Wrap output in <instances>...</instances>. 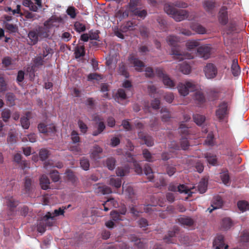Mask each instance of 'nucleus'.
Masks as SVG:
<instances>
[{
  "label": "nucleus",
  "instance_id": "680f3d73",
  "mask_svg": "<svg viewBox=\"0 0 249 249\" xmlns=\"http://www.w3.org/2000/svg\"><path fill=\"white\" fill-rule=\"evenodd\" d=\"M28 141L31 142H35L36 141V136L34 134H31L22 138V141Z\"/></svg>",
  "mask_w": 249,
  "mask_h": 249
},
{
  "label": "nucleus",
  "instance_id": "a878e982",
  "mask_svg": "<svg viewBox=\"0 0 249 249\" xmlns=\"http://www.w3.org/2000/svg\"><path fill=\"white\" fill-rule=\"evenodd\" d=\"M240 246L245 247L248 248V242L249 241V233L248 231L243 232L240 238Z\"/></svg>",
  "mask_w": 249,
  "mask_h": 249
},
{
  "label": "nucleus",
  "instance_id": "338daca9",
  "mask_svg": "<svg viewBox=\"0 0 249 249\" xmlns=\"http://www.w3.org/2000/svg\"><path fill=\"white\" fill-rule=\"evenodd\" d=\"M67 13L72 18H74L76 17L75 8L74 7H69L67 10Z\"/></svg>",
  "mask_w": 249,
  "mask_h": 249
},
{
  "label": "nucleus",
  "instance_id": "58836bf2",
  "mask_svg": "<svg viewBox=\"0 0 249 249\" xmlns=\"http://www.w3.org/2000/svg\"><path fill=\"white\" fill-rule=\"evenodd\" d=\"M75 57L79 58L85 55V47L83 45L77 46L75 47L74 52Z\"/></svg>",
  "mask_w": 249,
  "mask_h": 249
},
{
  "label": "nucleus",
  "instance_id": "6ab92c4d",
  "mask_svg": "<svg viewBox=\"0 0 249 249\" xmlns=\"http://www.w3.org/2000/svg\"><path fill=\"white\" fill-rule=\"evenodd\" d=\"M222 200L219 196H217L214 198L211 204L212 208H209L208 211L211 213L213 210L218 209L222 206Z\"/></svg>",
  "mask_w": 249,
  "mask_h": 249
},
{
  "label": "nucleus",
  "instance_id": "20e7f679",
  "mask_svg": "<svg viewBox=\"0 0 249 249\" xmlns=\"http://www.w3.org/2000/svg\"><path fill=\"white\" fill-rule=\"evenodd\" d=\"M48 36L47 28L39 26L29 32L28 36L29 38V44L31 45H35L39 40L47 38Z\"/></svg>",
  "mask_w": 249,
  "mask_h": 249
},
{
  "label": "nucleus",
  "instance_id": "c03bdc74",
  "mask_svg": "<svg viewBox=\"0 0 249 249\" xmlns=\"http://www.w3.org/2000/svg\"><path fill=\"white\" fill-rule=\"evenodd\" d=\"M194 122L198 125H201L204 122L205 118L199 114H195L193 116Z\"/></svg>",
  "mask_w": 249,
  "mask_h": 249
},
{
  "label": "nucleus",
  "instance_id": "4be33fe9",
  "mask_svg": "<svg viewBox=\"0 0 249 249\" xmlns=\"http://www.w3.org/2000/svg\"><path fill=\"white\" fill-rule=\"evenodd\" d=\"M231 71L234 76H237L240 74L241 70L238 64L237 59H234L232 60V64L231 66Z\"/></svg>",
  "mask_w": 249,
  "mask_h": 249
},
{
  "label": "nucleus",
  "instance_id": "7ed1b4c3",
  "mask_svg": "<svg viewBox=\"0 0 249 249\" xmlns=\"http://www.w3.org/2000/svg\"><path fill=\"white\" fill-rule=\"evenodd\" d=\"M166 40L169 45L173 47L171 54L173 55L174 59H178L180 61L184 59H190L193 58V56L191 54H182L180 53L179 46L177 45L179 41V38L177 36H169L167 37Z\"/></svg>",
  "mask_w": 249,
  "mask_h": 249
},
{
  "label": "nucleus",
  "instance_id": "9d476101",
  "mask_svg": "<svg viewBox=\"0 0 249 249\" xmlns=\"http://www.w3.org/2000/svg\"><path fill=\"white\" fill-rule=\"evenodd\" d=\"M206 77L208 79L214 78L217 73V70L215 66L212 63H208L203 69Z\"/></svg>",
  "mask_w": 249,
  "mask_h": 249
},
{
  "label": "nucleus",
  "instance_id": "79ce46f5",
  "mask_svg": "<svg viewBox=\"0 0 249 249\" xmlns=\"http://www.w3.org/2000/svg\"><path fill=\"white\" fill-rule=\"evenodd\" d=\"M232 226V222L229 218H224L221 222L222 228L225 230L230 229Z\"/></svg>",
  "mask_w": 249,
  "mask_h": 249
},
{
  "label": "nucleus",
  "instance_id": "5701e85b",
  "mask_svg": "<svg viewBox=\"0 0 249 249\" xmlns=\"http://www.w3.org/2000/svg\"><path fill=\"white\" fill-rule=\"evenodd\" d=\"M108 183L112 187L118 189L120 188L122 185V179L120 178H116L114 176H111Z\"/></svg>",
  "mask_w": 249,
  "mask_h": 249
},
{
  "label": "nucleus",
  "instance_id": "a211bd4d",
  "mask_svg": "<svg viewBox=\"0 0 249 249\" xmlns=\"http://www.w3.org/2000/svg\"><path fill=\"white\" fill-rule=\"evenodd\" d=\"M53 53V50L47 45H45L43 47L42 52L39 54L45 60H47L51 58Z\"/></svg>",
  "mask_w": 249,
  "mask_h": 249
},
{
  "label": "nucleus",
  "instance_id": "7c9ffc66",
  "mask_svg": "<svg viewBox=\"0 0 249 249\" xmlns=\"http://www.w3.org/2000/svg\"><path fill=\"white\" fill-rule=\"evenodd\" d=\"M143 171L144 174L147 176V178L149 181H151L153 179V172L150 166L146 164L144 165Z\"/></svg>",
  "mask_w": 249,
  "mask_h": 249
},
{
  "label": "nucleus",
  "instance_id": "2f4dec72",
  "mask_svg": "<svg viewBox=\"0 0 249 249\" xmlns=\"http://www.w3.org/2000/svg\"><path fill=\"white\" fill-rule=\"evenodd\" d=\"M5 199L7 205L10 208L16 207L18 204V201L14 199L13 196H8L5 197Z\"/></svg>",
  "mask_w": 249,
  "mask_h": 249
},
{
  "label": "nucleus",
  "instance_id": "ddd939ff",
  "mask_svg": "<svg viewBox=\"0 0 249 249\" xmlns=\"http://www.w3.org/2000/svg\"><path fill=\"white\" fill-rule=\"evenodd\" d=\"M38 129L42 133H54L56 131L55 126L53 124L46 125L43 123H40L38 125Z\"/></svg>",
  "mask_w": 249,
  "mask_h": 249
},
{
  "label": "nucleus",
  "instance_id": "8fccbe9b",
  "mask_svg": "<svg viewBox=\"0 0 249 249\" xmlns=\"http://www.w3.org/2000/svg\"><path fill=\"white\" fill-rule=\"evenodd\" d=\"M109 249H129V247L124 243H120L114 246L111 245Z\"/></svg>",
  "mask_w": 249,
  "mask_h": 249
},
{
  "label": "nucleus",
  "instance_id": "72a5a7b5",
  "mask_svg": "<svg viewBox=\"0 0 249 249\" xmlns=\"http://www.w3.org/2000/svg\"><path fill=\"white\" fill-rule=\"evenodd\" d=\"M179 70L183 74H188L191 72V68L188 64L184 62L180 65Z\"/></svg>",
  "mask_w": 249,
  "mask_h": 249
},
{
  "label": "nucleus",
  "instance_id": "bb28decb",
  "mask_svg": "<svg viewBox=\"0 0 249 249\" xmlns=\"http://www.w3.org/2000/svg\"><path fill=\"white\" fill-rule=\"evenodd\" d=\"M139 136L144 141V143L148 146H152L154 144V141L152 138L148 135H144L142 136V135L139 133Z\"/></svg>",
  "mask_w": 249,
  "mask_h": 249
},
{
  "label": "nucleus",
  "instance_id": "0eeeda50",
  "mask_svg": "<svg viewBox=\"0 0 249 249\" xmlns=\"http://www.w3.org/2000/svg\"><path fill=\"white\" fill-rule=\"evenodd\" d=\"M156 73L159 77L162 78L163 84L167 87L173 88L175 86L174 82L167 75L164 73L162 68L156 69Z\"/></svg>",
  "mask_w": 249,
  "mask_h": 249
},
{
  "label": "nucleus",
  "instance_id": "dca6fc26",
  "mask_svg": "<svg viewBox=\"0 0 249 249\" xmlns=\"http://www.w3.org/2000/svg\"><path fill=\"white\" fill-rule=\"evenodd\" d=\"M65 209V208L63 207L59 208L58 209L55 210L53 213L48 212L44 216V219L47 220H49V219L54 220L55 216L64 215Z\"/></svg>",
  "mask_w": 249,
  "mask_h": 249
},
{
  "label": "nucleus",
  "instance_id": "4d7b16f0",
  "mask_svg": "<svg viewBox=\"0 0 249 249\" xmlns=\"http://www.w3.org/2000/svg\"><path fill=\"white\" fill-rule=\"evenodd\" d=\"M50 177L54 182H57L60 179L59 173L56 170H53L50 173Z\"/></svg>",
  "mask_w": 249,
  "mask_h": 249
},
{
  "label": "nucleus",
  "instance_id": "e2e57ef3",
  "mask_svg": "<svg viewBox=\"0 0 249 249\" xmlns=\"http://www.w3.org/2000/svg\"><path fill=\"white\" fill-rule=\"evenodd\" d=\"M7 101L9 102L10 106L14 105V101L15 99V95L12 93H8L6 96Z\"/></svg>",
  "mask_w": 249,
  "mask_h": 249
},
{
  "label": "nucleus",
  "instance_id": "f8f14e48",
  "mask_svg": "<svg viewBox=\"0 0 249 249\" xmlns=\"http://www.w3.org/2000/svg\"><path fill=\"white\" fill-rule=\"evenodd\" d=\"M128 60L130 64L135 68V70L138 71H142L144 64L142 61L135 57L133 54L130 55Z\"/></svg>",
  "mask_w": 249,
  "mask_h": 249
},
{
  "label": "nucleus",
  "instance_id": "49530a36",
  "mask_svg": "<svg viewBox=\"0 0 249 249\" xmlns=\"http://www.w3.org/2000/svg\"><path fill=\"white\" fill-rule=\"evenodd\" d=\"M26 115L27 116H23L20 119L21 126L24 129H28L30 125L29 119L27 116L28 114H26Z\"/></svg>",
  "mask_w": 249,
  "mask_h": 249
},
{
  "label": "nucleus",
  "instance_id": "3c124183",
  "mask_svg": "<svg viewBox=\"0 0 249 249\" xmlns=\"http://www.w3.org/2000/svg\"><path fill=\"white\" fill-rule=\"evenodd\" d=\"M45 62V59L42 57L40 54L36 57L34 60L35 66L38 67L42 66Z\"/></svg>",
  "mask_w": 249,
  "mask_h": 249
},
{
  "label": "nucleus",
  "instance_id": "052dcab7",
  "mask_svg": "<svg viewBox=\"0 0 249 249\" xmlns=\"http://www.w3.org/2000/svg\"><path fill=\"white\" fill-rule=\"evenodd\" d=\"M78 124L81 132L84 134L86 133L88 130L87 125L81 120L78 121Z\"/></svg>",
  "mask_w": 249,
  "mask_h": 249
},
{
  "label": "nucleus",
  "instance_id": "a19ab883",
  "mask_svg": "<svg viewBox=\"0 0 249 249\" xmlns=\"http://www.w3.org/2000/svg\"><path fill=\"white\" fill-rule=\"evenodd\" d=\"M214 6V3L211 0H206L203 3L204 8L208 12H211Z\"/></svg>",
  "mask_w": 249,
  "mask_h": 249
},
{
  "label": "nucleus",
  "instance_id": "4468645a",
  "mask_svg": "<svg viewBox=\"0 0 249 249\" xmlns=\"http://www.w3.org/2000/svg\"><path fill=\"white\" fill-rule=\"evenodd\" d=\"M213 248L214 249H228V245H225L224 241V237L222 235H218L213 242Z\"/></svg>",
  "mask_w": 249,
  "mask_h": 249
},
{
  "label": "nucleus",
  "instance_id": "4c0bfd02",
  "mask_svg": "<svg viewBox=\"0 0 249 249\" xmlns=\"http://www.w3.org/2000/svg\"><path fill=\"white\" fill-rule=\"evenodd\" d=\"M197 188L200 193H205L207 188V181L205 179H202L199 182Z\"/></svg>",
  "mask_w": 249,
  "mask_h": 249
},
{
  "label": "nucleus",
  "instance_id": "864d4df0",
  "mask_svg": "<svg viewBox=\"0 0 249 249\" xmlns=\"http://www.w3.org/2000/svg\"><path fill=\"white\" fill-rule=\"evenodd\" d=\"M5 27L10 33H16L18 31L17 26L12 24L6 23L5 25Z\"/></svg>",
  "mask_w": 249,
  "mask_h": 249
},
{
  "label": "nucleus",
  "instance_id": "f257e3e1",
  "mask_svg": "<svg viewBox=\"0 0 249 249\" xmlns=\"http://www.w3.org/2000/svg\"><path fill=\"white\" fill-rule=\"evenodd\" d=\"M141 0H130L128 4L124 8L119 10V13L123 18L128 17L129 14L144 18L147 15L145 10H141L139 6H141Z\"/></svg>",
  "mask_w": 249,
  "mask_h": 249
},
{
  "label": "nucleus",
  "instance_id": "603ef678",
  "mask_svg": "<svg viewBox=\"0 0 249 249\" xmlns=\"http://www.w3.org/2000/svg\"><path fill=\"white\" fill-rule=\"evenodd\" d=\"M179 132L181 133L182 135H184L186 136L189 134V130L188 127L186 126V125L184 123H181L180 124V126L179 127Z\"/></svg>",
  "mask_w": 249,
  "mask_h": 249
},
{
  "label": "nucleus",
  "instance_id": "c9c22d12",
  "mask_svg": "<svg viewBox=\"0 0 249 249\" xmlns=\"http://www.w3.org/2000/svg\"><path fill=\"white\" fill-rule=\"evenodd\" d=\"M200 45L199 40H188L186 43V47L187 50L191 51L195 48L198 47Z\"/></svg>",
  "mask_w": 249,
  "mask_h": 249
},
{
  "label": "nucleus",
  "instance_id": "f3484780",
  "mask_svg": "<svg viewBox=\"0 0 249 249\" xmlns=\"http://www.w3.org/2000/svg\"><path fill=\"white\" fill-rule=\"evenodd\" d=\"M126 209L125 208H123L119 212L117 211H113L111 212L110 215L112 220L117 221L119 220H123L122 215L125 214Z\"/></svg>",
  "mask_w": 249,
  "mask_h": 249
},
{
  "label": "nucleus",
  "instance_id": "ea45409f",
  "mask_svg": "<svg viewBox=\"0 0 249 249\" xmlns=\"http://www.w3.org/2000/svg\"><path fill=\"white\" fill-rule=\"evenodd\" d=\"M116 160L113 157H110L107 159L106 164L110 170H113L115 168Z\"/></svg>",
  "mask_w": 249,
  "mask_h": 249
},
{
  "label": "nucleus",
  "instance_id": "aec40b11",
  "mask_svg": "<svg viewBox=\"0 0 249 249\" xmlns=\"http://www.w3.org/2000/svg\"><path fill=\"white\" fill-rule=\"evenodd\" d=\"M227 8L223 6L219 13V20L223 24H226L228 21Z\"/></svg>",
  "mask_w": 249,
  "mask_h": 249
},
{
  "label": "nucleus",
  "instance_id": "39448f33",
  "mask_svg": "<svg viewBox=\"0 0 249 249\" xmlns=\"http://www.w3.org/2000/svg\"><path fill=\"white\" fill-rule=\"evenodd\" d=\"M177 88L179 94L185 96L189 94V91L195 90L196 85L193 81H190L179 83Z\"/></svg>",
  "mask_w": 249,
  "mask_h": 249
},
{
  "label": "nucleus",
  "instance_id": "0e129e2a",
  "mask_svg": "<svg viewBox=\"0 0 249 249\" xmlns=\"http://www.w3.org/2000/svg\"><path fill=\"white\" fill-rule=\"evenodd\" d=\"M205 143L209 146H212L213 145V136L212 134H209L207 139L205 141Z\"/></svg>",
  "mask_w": 249,
  "mask_h": 249
},
{
  "label": "nucleus",
  "instance_id": "09e8293b",
  "mask_svg": "<svg viewBox=\"0 0 249 249\" xmlns=\"http://www.w3.org/2000/svg\"><path fill=\"white\" fill-rule=\"evenodd\" d=\"M102 78V75L97 74L96 73H90L88 76V80L90 81L94 80L98 81L101 79Z\"/></svg>",
  "mask_w": 249,
  "mask_h": 249
},
{
  "label": "nucleus",
  "instance_id": "6e6d98bb",
  "mask_svg": "<svg viewBox=\"0 0 249 249\" xmlns=\"http://www.w3.org/2000/svg\"><path fill=\"white\" fill-rule=\"evenodd\" d=\"M74 27L78 32H84L86 30L85 25L80 22H77L74 24Z\"/></svg>",
  "mask_w": 249,
  "mask_h": 249
},
{
  "label": "nucleus",
  "instance_id": "9b49d317",
  "mask_svg": "<svg viewBox=\"0 0 249 249\" xmlns=\"http://www.w3.org/2000/svg\"><path fill=\"white\" fill-rule=\"evenodd\" d=\"M211 52V48L208 45L200 46L198 48L197 50L198 55L204 59H207L210 57Z\"/></svg>",
  "mask_w": 249,
  "mask_h": 249
},
{
  "label": "nucleus",
  "instance_id": "423d86ee",
  "mask_svg": "<svg viewBox=\"0 0 249 249\" xmlns=\"http://www.w3.org/2000/svg\"><path fill=\"white\" fill-rule=\"evenodd\" d=\"M93 121L96 122L94 127L96 129L92 132V135L96 136L101 134L105 129L106 126L103 122V119L101 118L99 115H95L93 118Z\"/></svg>",
  "mask_w": 249,
  "mask_h": 249
},
{
  "label": "nucleus",
  "instance_id": "cd10ccee",
  "mask_svg": "<svg viewBox=\"0 0 249 249\" xmlns=\"http://www.w3.org/2000/svg\"><path fill=\"white\" fill-rule=\"evenodd\" d=\"M237 207L242 212L249 210V203L246 200H240L237 202Z\"/></svg>",
  "mask_w": 249,
  "mask_h": 249
},
{
  "label": "nucleus",
  "instance_id": "393cba45",
  "mask_svg": "<svg viewBox=\"0 0 249 249\" xmlns=\"http://www.w3.org/2000/svg\"><path fill=\"white\" fill-rule=\"evenodd\" d=\"M178 222L184 226H191L194 224V221L191 218L187 217H181L178 219Z\"/></svg>",
  "mask_w": 249,
  "mask_h": 249
},
{
  "label": "nucleus",
  "instance_id": "412c9836",
  "mask_svg": "<svg viewBox=\"0 0 249 249\" xmlns=\"http://www.w3.org/2000/svg\"><path fill=\"white\" fill-rule=\"evenodd\" d=\"M190 27L193 31L197 34H204L206 33L205 28L199 23H192Z\"/></svg>",
  "mask_w": 249,
  "mask_h": 249
},
{
  "label": "nucleus",
  "instance_id": "de8ad7c7",
  "mask_svg": "<svg viewBox=\"0 0 249 249\" xmlns=\"http://www.w3.org/2000/svg\"><path fill=\"white\" fill-rule=\"evenodd\" d=\"M119 72L121 74L124 75L126 78H127L129 76V74L127 72L126 67L124 63L120 64Z\"/></svg>",
  "mask_w": 249,
  "mask_h": 249
},
{
  "label": "nucleus",
  "instance_id": "1a4fd4ad",
  "mask_svg": "<svg viewBox=\"0 0 249 249\" xmlns=\"http://www.w3.org/2000/svg\"><path fill=\"white\" fill-rule=\"evenodd\" d=\"M228 102H222L218 106V108L216 111V116L220 120H223L228 113Z\"/></svg>",
  "mask_w": 249,
  "mask_h": 249
},
{
  "label": "nucleus",
  "instance_id": "473e14b6",
  "mask_svg": "<svg viewBox=\"0 0 249 249\" xmlns=\"http://www.w3.org/2000/svg\"><path fill=\"white\" fill-rule=\"evenodd\" d=\"M204 157L209 164L212 165H216L217 162V158L215 155L211 153H206L205 154Z\"/></svg>",
  "mask_w": 249,
  "mask_h": 249
},
{
  "label": "nucleus",
  "instance_id": "e433bc0d",
  "mask_svg": "<svg viewBox=\"0 0 249 249\" xmlns=\"http://www.w3.org/2000/svg\"><path fill=\"white\" fill-rule=\"evenodd\" d=\"M103 152V149L99 146L96 145L92 149L91 157L94 159L99 158V154Z\"/></svg>",
  "mask_w": 249,
  "mask_h": 249
},
{
  "label": "nucleus",
  "instance_id": "f03ea898",
  "mask_svg": "<svg viewBox=\"0 0 249 249\" xmlns=\"http://www.w3.org/2000/svg\"><path fill=\"white\" fill-rule=\"evenodd\" d=\"M164 9L165 12L176 21H180L185 19L192 20L196 18L195 13H189L185 10H177L169 4H165Z\"/></svg>",
  "mask_w": 249,
  "mask_h": 249
},
{
  "label": "nucleus",
  "instance_id": "c85d7f7f",
  "mask_svg": "<svg viewBox=\"0 0 249 249\" xmlns=\"http://www.w3.org/2000/svg\"><path fill=\"white\" fill-rule=\"evenodd\" d=\"M194 99L198 104H200L205 102V97L201 91H196L194 95Z\"/></svg>",
  "mask_w": 249,
  "mask_h": 249
},
{
  "label": "nucleus",
  "instance_id": "5fc2aeb1",
  "mask_svg": "<svg viewBox=\"0 0 249 249\" xmlns=\"http://www.w3.org/2000/svg\"><path fill=\"white\" fill-rule=\"evenodd\" d=\"M39 157L42 160H45L49 156V151L46 149H42L39 151Z\"/></svg>",
  "mask_w": 249,
  "mask_h": 249
},
{
  "label": "nucleus",
  "instance_id": "f704fd0d",
  "mask_svg": "<svg viewBox=\"0 0 249 249\" xmlns=\"http://www.w3.org/2000/svg\"><path fill=\"white\" fill-rule=\"evenodd\" d=\"M129 168L128 166H125L124 167H118L116 171L117 176L124 177L129 172Z\"/></svg>",
  "mask_w": 249,
  "mask_h": 249
},
{
  "label": "nucleus",
  "instance_id": "b1692460",
  "mask_svg": "<svg viewBox=\"0 0 249 249\" xmlns=\"http://www.w3.org/2000/svg\"><path fill=\"white\" fill-rule=\"evenodd\" d=\"M40 184L43 190H47L49 188L50 180L46 175H42L40 177Z\"/></svg>",
  "mask_w": 249,
  "mask_h": 249
},
{
  "label": "nucleus",
  "instance_id": "37998d69",
  "mask_svg": "<svg viewBox=\"0 0 249 249\" xmlns=\"http://www.w3.org/2000/svg\"><path fill=\"white\" fill-rule=\"evenodd\" d=\"M161 113L162 114L161 118L163 122H167L169 121L171 117V115L169 112L166 108H161Z\"/></svg>",
  "mask_w": 249,
  "mask_h": 249
},
{
  "label": "nucleus",
  "instance_id": "bf43d9fd",
  "mask_svg": "<svg viewBox=\"0 0 249 249\" xmlns=\"http://www.w3.org/2000/svg\"><path fill=\"white\" fill-rule=\"evenodd\" d=\"M80 165L81 167L84 170H88L89 168V163L88 159H83L80 161Z\"/></svg>",
  "mask_w": 249,
  "mask_h": 249
},
{
  "label": "nucleus",
  "instance_id": "774afa93",
  "mask_svg": "<svg viewBox=\"0 0 249 249\" xmlns=\"http://www.w3.org/2000/svg\"><path fill=\"white\" fill-rule=\"evenodd\" d=\"M134 26L135 25L133 22L131 21H129L125 23V25L122 28V29L124 32H126L127 30H132Z\"/></svg>",
  "mask_w": 249,
  "mask_h": 249
},
{
  "label": "nucleus",
  "instance_id": "69168bd1",
  "mask_svg": "<svg viewBox=\"0 0 249 249\" xmlns=\"http://www.w3.org/2000/svg\"><path fill=\"white\" fill-rule=\"evenodd\" d=\"M180 146L183 150H186L189 146V144L187 138H182L180 141Z\"/></svg>",
  "mask_w": 249,
  "mask_h": 249
},
{
  "label": "nucleus",
  "instance_id": "13d9d810",
  "mask_svg": "<svg viewBox=\"0 0 249 249\" xmlns=\"http://www.w3.org/2000/svg\"><path fill=\"white\" fill-rule=\"evenodd\" d=\"M178 231V228H175V230L174 231H169V232L168 233L169 237L164 238V241L167 243H173V242L171 239V237H173L175 235V233H176V232Z\"/></svg>",
  "mask_w": 249,
  "mask_h": 249
},
{
  "label": "nucleus",
  "instance_id": "6e6552de",
  "mask_svg": "<svg viewBox=\"0 0 249 249\" xmlns=\"http://www.w3.org/2000/svg\"><path fill=\"white\" fill-rule=\"evenodd\" d=\"M156 73L159 77L162 78L163 84L167 87L173 88L175 86L174 82L167 75L164 73L162 68L156 69Z\"/></svg>",
  "mask_w": 249,
  "mask_h": 249
},
{
  "label": "nucleus",
  "instance_id": "a18cd8bd",
  "mask_svg": "<svg viewBox=\"0 0 249 249\" xmlns=\"http://www.w3.org/2000/svg\"><path fill=\"white\" fill-rule=\"evenodd\" d=\"M142 155L143 158L147 161L152 162L155 160L150 152L147 149H145L142 151Z\"/></svg>",
  "mask_w": 249,
  "mask_h": 249
},
{
  "label": "nucleus",
  "instance_id": "c756f323",
  "mask_svg": "<svg viewBox=\"0 0 249 249\" xmlns=\"http://www.w3.org/2000/svg\"><path fill=\"white\" fill-rule=\"evenodd\" d=\"M123 193H124L128 197L132 198L134 195V192L133 188L130 186L123 185Z\"/></svg>",
  "mask_w": 249,
  "mask_h": 249
},
{
  "label": "nucleus",
  "instance_id": "2eb2a0df",
  "mask_svg": "<svg viewBox=\"0 0 249 249\" xmlns=\"http://www.w3.org/2000/svg\"><path fill=\"white\" fill-rule=\"evenodd\" d=\"M94 192L97 194H102L103 195L109 194L112 193L111 189L106 185H101L99 184L94 185Z\"/></svg>",
  "mask_w": 249,
  "mask_h": 249
}]
</instances>
